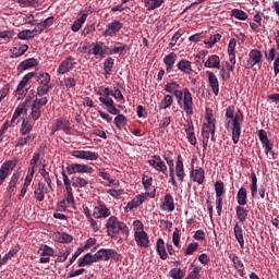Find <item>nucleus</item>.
<instances>
[{"instance_id": "obj_1", "label": "nucleus", "mask_w": 279, "mask_h": 279, "mask_svg": "<svg viewBox=\"0 0 279 279\" xmlns=\"http://www.w3.org/2000/svg\"><path fill=\"white\" fill-rule=\"evenodd\" d=\"M231 119V120H230ZM230 123H232V141L234 145L239 143V138L241 137V123H243V112L241 110L234 114V106H229L226 109V121L225 128L226 130H230Z\"/></svg>"}, {"instance_id": "obj_2", "label": "nucleus", "mask_w": 279, "mask_h": 279, "mask_svg": "<svg viewBox=\"0 0 279 279\" xmlns=\"http://www.w3.org/2000/svg\"><path fill=\"white\" fill-rule=\"evenodd\" d=\"M106 229H107V234L111 239H119V242L123 241V239H128L130 236V228H128V225L125 222L119 220L117 216H111L108 218L106 222Z\"/></svg>"}, {"instance_id": "obj_3", "label": "nucleus", "mask_w": 279, "mask_h": 279, "mask_svg": "<svg viewBox=\"0 0 279 279\" xmlns=\"http://www.w3.org/2000/svg\"><path fill=\"white\" fill-rule=\"evenodd\" d=\"M177 104L181 110H183L186 114V117H191L194 114L193 108V94H191V90L189 88H183L179 97L177 98Z\"/></svg>"}, {"instance_id": "obj_4", "label": "nucleus", "mask_w": 279, "mask_h": 279, "mask_svg": "<svg viewBox=\"0 0 279 279\" xmlns=\"http://www.w3.org/2000/svg\"><path fill=\"white\" fill-rule=\"evenodd\" d=\"M263 66V52L259 49H253L248 52V59L244 64V69H254V66Z\"/></svg>"}, {"instance_id": "obj_5", "label": "nucleus", "mask_w": 279, "mask_h": 279, "mask_svg": "<svg viewBox=\"0 0 279 279\" xmlns=\"http://www.w3.org/2000/svg\"><path fill=\"white\" fill-rule=\"evenodd\" d=\"M29 80H32V74L24 75L20 81L15 90L17 99H23L27 93H29V89L32 88V85H29Z\"/></svg>"}, {"instance_id": "obj_6", "label": "nucleus", "mask_w": 279, "mask_h": 279, "mask_svg": "<svg viewBox=\"0 0 279 279\" xmlns=\"http://www.w3.org/2000/svg\"><path fill=\"white\" fill-rule=\"evenodd\" d=\"M147 162L149 167H153V169H155V171H158V173L168 175L167 163L162 160V158H160L159 155H153Z\"/></svg>"}, {"instance_id": "obj_7", "label": "nucleus", "mask_w": 279, "mask_h": 279, "mask_svg": "<svg viewBox=\"0 0 279 279\" xmlns=\"http://www.w3.org/2000/svg\"><path fill=\"white\" fill-rule=\"evenodd\" d=\"M21 178V172L16 171L12 174L11 180L5 189L4 197L7 199H12L16 195V186L19 184V179Z\"/></svg>"}, {"instance_id": "obj_8", "label": "nucleus", "mask_w": 279, "mask_h": 279, "mask_svg": "<svg viewBox=\"0 0 279 279\" xmlns=\"http://www.w3.org/2000/svg\"><path fill=\"white\" fill-rule=\"evenodd\" d=\"M64 132L65 134H69L71 132V121H69L66 118H58L54 120L53 125L51 126V133L56 134V132Z\"/></svg>"}, {"instance_id": "obj_9", "label": "nucleus", "mask_w": 279, "mask_h": 279, "mask_svg": "<svg viewBox=\"0 0 279 279\" xmlns=\"http://www.w3.org/2000/svg\"><path fill=\"white\" fill-rule=\"evenodd\" d=\"M16 160H7L0 167V186L5 182V179L14 171L16 168Z\"/></svg>"}, {"instance_id": "obj_10", "label": "nucleus", "mask_w": 279, "mask_h": 279, "mask_svg": "<svg viewBox=\"0 0 279 279\" xmlns=\"http://www.w3.org/2000/svg\"><path fill=\"white\" fill-rule=\"evenodd\" d=\"M121 29H123V23L113 20L107 25V28L105 29V32H102V36H105V38H114V36H117V34H119Z\"/></svg>"}, {"instance_id": "obj_11", "label": "nucleus", "mask_w": 279, "mask_h": 279, "mask_svg": "<svg viewBox=\"0 0 279 279\" xmlns=\"http://www.w3.org/2000/svg\"><path fill=\"white\" fill-rule=\"evenodd\" d=\"M69 175H73L75 173H93L95 169L88 165L84 163H71L65 168Z\"/></svg>"}, {"instance_id": "obj_12", "label": "nucleus", "mask_w": 279, "mask_h": 279, "mask_svg": "<svg viewBox=\"0 0 279 279\" xmlns=\"http://www.w3.org/2000/svg\"><path fill=\"white\" fill-rule=\"evenodd\" d=\"M75 64H77L75 62V58L69 56L61 62L57 70V73H59V75H66V73H70V71H73L75 69Z\"/></svg>"}, {"instance_id": "obj_13", "label": "nucleus", "mask_w": 279, "mask_h": 279, "mask_svg": "<svg viewBox=\"0 0 279 279\" xmlns=\"http://www.w3.org/2000/svg\"><path fill=\"white\" fill-rule=\"evenodd\" d=\"M217 128L215 125V120L208 119L207 123L203 124L202 129V138L210 141V134H211V141L215 142V132Z\"/></svg>"}, {"instance_id": "obj_14", "label": "nucleus", "mask_w": 279, "mask_h": 279, "mask_svg": "<svg viewBox=\"0 0 279 279\" xmlns=\"http://www.w3.org/2000/svg\"><path fill=\"white\" fill-rule=\"evenodd\" d=\"M98 205L94 207L93 217L94 219H106L110 217V208L106 206V203L98 201Z\"/></svg>"}, {"instance_id": "obj_15", "label": "nucleus", "mask_w": 279, "mask_h": 279, "mask_svg": "<svg viewBox=\"0 0 279 279\" xmlns=\"http://www.w3.org/2000/svg\"><path fill=\"white\" fill-rule=\"evenodd\" d=\"M71 155L80 160H99V153L93 150H73Z\"/></svg>"}, {"instance_id": "obj_16", "label": "nucleus", "mask_w": 279, "mask_h": 279, "mask_svg": "<svg viewBox=\"0 0 279 279\" xmlns=\"http://www.w3.org/2000/svg\"><path fill=\"white\" fill-rule=\"evenodd\" d=\"M174 173L179 182H184V178H186V172L184 170V158L180 154H178L177 156Z\"/></svg>"}, {"instance_id": "obj_17", "label": "nucleus", "mask_w": 279, "mask_h": 279, "mask_svg": "<svg viewBox=\"0 0 279 279\" xmlns=\"http://www.w3.org/2000/svg\"><path fill=\"white\" fill-rule=\"evenodd\" d=\"M27 75H32V80L33 77H35L37 84H39V86H49L50 82H51V75L47 72H29L27 73Z\"/></svg>"}, {"instance_id": "obj_18", "label": "nucleus", "mask_w": 279, "mask_h": 279, "mask_svg": "<svg viewBox=\"0 0 279 279\" xmlns=\"http://www.w3.org/2000/svg\"><path fill=\"white\" fill-rule=\"evenodd\" d=\"M134 236L138 247H144L145 250L149 247V235H147V232H145V230L135 231Z\"/></svg>"}, {"instance_id": "obj_19", "label": "nucleus", "mask_w": 279, "mask_h": 279, "mask_svg": "<svg viewBox=\"0 0 279 279\" xmlns=\"http://www.w3.org/2000/svg\"><path fill=\"white\" fill-rule=\"evenodd\" d=\"M145 202H147V196L145 194H138L128 203L124 210L125 213H129V210H134V208H138V206L145 204Z\"/></svg>"}, {"instance_id": "obj_20", "label": "nucleus", "mask_w": 279, "mask_h": 279, "mask_svg": "<svg viewBox=\"0 0 279 279\" xmlns=\"http://www.w3.org/2000/svg\"><path fill=\"white\" fill-rule=\"evenodd\" d=\"M177 69L180 73H183V75H193V63L186 59H181L177 63Z\"/></svg>"}, {"instance_id": "obj_21", "label": "nucleus", "mask_w": 279, "mask_h": 279, "mask_svg": "<svg viewBox=\"0 0 279 279\" xmlns=\"http://www.w3.org/2000/svg\"><path fill=\"white\" fill-rule=\"evenodd\" d=\"M183 128L190 145H197V137H195V126L193 125V122H187L186 124H183Z\"/></svg>"}, {"instance_id": "obj_22", "label": "nucleus", "mask_w": 279, "mask_h": 279, "mask_svg": "<svg viewBox=\"0 0 279 279\" xmlns=\"http://www.w3.org/2000/svg\"><path fill=\"white\" fill-rule=\"evenodd\" d=\"M190 178H192L193 182H197V184H204V181L206 180V171H204V168L192 169Z\"/></svg>"}, {"instance_id": "obj_23", "label": "nucleus", "mask_w": 279, "mask_h": 279, "mask_svg": "<svg viewBox=\"0 0 279 279\" xmlns=\"http://www.w3.org/2000/svg\"><path fill=\"white\" fill-rule=\"evenodd\" d=\"M47 191V185L44 182H39L37 185H35L34 196L36 202H45V194Z\"/></svg>"}, {"instance_id": "obj_24", "label": "nucleus", "mask_w": 279, "mask_h": 279, "mask_svg": "<svg viewBox=\"0 0 279 279\" xmlns=\"http://www.w3.org/2000/svg\"><path fill=\"white\" fill-rule=\"evenodd\" d=\"M206 74L208 75V84L214 95L217 97V95H219V78H217V75L210 71H207Z\"/></svg>"}, {"instance_id": "obj_25", "label": "nucleus", "mask_w": 279, "mask_h": 279, "mask_svg": "<svg viewBox=\"0 0 279 279\" xmlns=\"http://www.w3.org/2000/svg\"><path fill=\"white\" fill-rule=\"evenodd\" d=\"M177 61L178 54L175 52H170L163 58V63L166 64L167 73H171V71H173V66H175Z\"/></svg>"}, {"instance_id": "obj_26", "label": "nucleus", "mask_w": 279, "mask_h": 279, "mask_svg": "<svg viewBox=\"0 0 279 279\" xmlns=\"http://www.w3.org/2000/svg\"><path fill=\"white\" fill-rule=\"evenodd\" d=\"M157 254L161 258V260H167L169 258V254L167 253V245H165V240L159 238L156 242Z\"/></svg>"}, {"instance_id": "obj_27", "label": "nucleus", "mask_w": 279, "mask_h": 279, "mask_svg": "<svg viewBox=\"0 0 279 279\" xmlns=\"http://www.w3.org/2000/svg\"><path fill=\"white\" fill-rule=\"evenodd\" d=\"M36 141V134L32 133L31 135H20L15 147H25V145H32Z\"/></svg>"}, {"instance_id": "obj_28", "label": "nucleus", "mask_w": 279, "mask_h": 279, "mask_svg": "<svg viewBox=\"0 0 279 279\" xmlns=\"http://www.w3.org/2000/svg\"><path fill=\"white\" fill-rule=\"evenodd\" d=\"M161 210H167L168 213H173V210H175V203L173 202V196L171 194L168 193L165 195Z\"/></svg>"}, {"instance_id": "obj_29", "label": "nucleus", "mask_w": 279, "mask_h": 279, "mask_svg": "<svg viewBox=\"0 0 279 279\" xmlns=\"http://www.w3.org/2000/svg\"><path fill=\"white\" fill-rule=\"evenodd\" d=\"M204 66L206 69H219L221 66V59L217 54L209 56Z\"/></svg>"}, {"instance_id": "obj_30", "label": "nucleus", "mask_w": 279, "mask_h": 279, "mask_svg": "<svg viewBox=\"0 0 279 279\" xmlns=\"http://www.w3.org/2000/svg\"><path fill=\"white\" fill-rule=\"evenodd\" d=\"M233 232L240 247L243 250V247H245V238H243V228L239 225V222L234 225Z\"/></svg>"}, {"instance_id": "obj_31", "label": "nucleus", "mask_w": 279, "mask_h": 279, "mask_svg": "<svg viewBox=\"0 0 279 279\" xmlns=\"http://www.w3.org/2000/svg\"><path fill=\"white\" fill-rule=\"evenodd\" d=\"M97 95L100 96L99 97L100 104L105 105V104H107L109 101H112V98H110V96L113 97L114 92L110 90V88H108V87H105L102 89V92H97Z\"/></svg>"}, {"instance_id": "obj_32", "label": "nucleus", "mask_w": 279, "mask_h": 279, "mask_svg": "<svg viewBox=\"0 0 279 279\" xmlns=\"http://www.w3.org/2000/svg\"><path fill=\"white\" fill-rule=\"evenodd\" d=\"M34 66H38V60L34 58L26 59L17 65V71H27V69H34Z\"/></svg>"}, {"instance_id": "obj_33", "label": "nucleus", "mask_w": 279, "mask_h": 279, "mask_svg": "<svg viewBox=\"0 0 279 279\" xmlns=\"http://www.w3.org/2000/svg\"><path fill=\"white\" fill-rule=\"evenodd\" d=\"M29 49V46L22 44L20 46H15L10 50L11 58H21L25 52Z\"/></svg>"}, {"instance_id": "obj_34", "label": "nucleus", "mask_w": 279, "mask_h": 279, "mask_svg": "<svg viewBox=\"0 0 279 279\" xmlns=\"http://www.w3.org/2000/svg\"><path fill=\"white\" fill-rule=\"evenodd\" d=\"M165 90L166 93L174 95L175 99L182 94V90H180V84H178V82L168 83L165 86Z\"/></svg>"}, {"instance_id": "obj_35", "label": "nucleus", "mask_w": 279, "mask_h": 279, "mask_svg": "<svg viewBox=\"0 0 279 279\" xmlns=\"http://www.w3.org/2000/svg\"><path fill=\"white\" fill-rule=\"evenodd\" d=\"M235 215L240 223H245V221H247V215H250V210L243 207V205H238L235 207Z\"/></svg>"}, {"instance_id": "obj_36", "label": "nucleus", "mask_w": 279, "mask_h": 279, "mask_svg": "<svg viewBox=\"0 0 279 279\" xmlns=\"http://www.w3.org/2000/svg\"><path fill=\"white\" fill-rule=\"evenodd\" d=\"M53 241L57 243H71L73 241V235L66 232H56L53 234Z\"/></svg>"}, {"instance_id": "obj_37", "label": "nucleus", "mask_w": 279, "mask_h": 279, "mask_svg": "<svg viewBox=\"0 0 279 279\" xmlns=\"http://www.w3.org/2000/svg\"><path fill=\"white\" fill-rule=\"evenodd\" d=\"M236 202L239 206H247V189L240 187L236 194Z\"/></svg>"}, {"instance_id": "obj_38", "label": "nucleus", "mask_w": 279, "mask_h": 279, "mask_svg": "<svg viewBox=\"0 0 279 279\" xmlns=\"http://www.w3.org/2000/svg\"><path fill=\"white\" fill-rule=\"evenodd\" d=\"M71 182H72V186H74V189H85V186H88L90 184V182H88V180H86L82 177H72Z\"/></svg>"}, {"instance_id": "obj_39", "label": "nucleus", "mask_w": 279, "mask_h": 279, "mask_svg": "<svg viewBox=\"0 0 279 279\" xmlns=\"http://www.w3.org/2000/svg\"><path fill=\"white\" fill-rule=\"evenodd\" d=\"M32 130H34V125L29 123V120L23 119L22 125L20 128L21 136L32 135Z\"/></svg>"}, {"instance_id": "obj_40", "label": "nucleus", "mask_w": 279, "mask_h": 279, "mask_svg": "<svg viewBox=\"0 0 279 279\" xmlns=\"http://www.w3.org/2000/svg\"><path fill=\"white\" fill-rule=\"evenodd\" d=\"M88 19L87 13H83L80 19L74 21V23L71 26L72 32H80L82 29V26L84 23H86V20Z\"/></svg>"}, {"instance_id": "obj_41", "label": "nucleus", "mask_w": 279, "mask_h": 279, "mask_svg": "<svg viewBox=\"0 0 279 279\" xmlns=\"http://www.w3.org/2000/svg\"><path fill=\"white\" fill-rule=\"evenodd\" d=\"M191 267L192 271H190L185 279H201L202 276L199 274H202V266L191 264Z\"/></svg>"}, {"instance_id": "obj_42", "label": "nucleus", "mask_w": 279, "mask_h": 279, "mask_svg": "<svg viewBox=\"0 0 279 279\" xmlns=\"http://www.w3.org/2000/svg\"><path fill=\"white\" fill-rule=\"evenodd\" d=\"M130 51V46L126 44L120 46V47H113L111 50H109L110 56H114L119 53V56H125Z\"/></svg>"}, {"instance_id": "obj_43", "label": "nucleus", "mask_w": 279, "mask_h": 279, "mask_svg": "<svg viewBox=\"0 0 279 279\" xmlns=\"http://www.w3.org/2000/svg\"><path fill=\"white\" fill-rule=\"evenodd\" d=\"M171 106H173V96L166 95L159 102V110H167V108H171Z\"/></svg>"}, {"instance_id": "obj_44", "label": "nucleus", "mask_w": 279, "mask_h": 279, "mask_svg": "<svg viewBox=\"0 0 279 279\" xmlns=\"http://www.w3.org/2000/svg\"><path fill=\"white\" fill-rule=\"evenodd\" d=\"M144 3L146 10L151 11L160 8L165 3V0H145Z\"/></svg>"}, {"instance_id": "obj_45", "label": "nucleus", "mask_w": 279, "mask_h": 279, "mask_svg": "<svg viewBox=\"0 0 279 279\" xmlns=\"http://www.w3.org/2000/svg\"><path fill=\"white\" fill-rule=\"evenodd\" d=\"M102 106H105V109L109 112V114H114L117 117H119L121 114V110H119L114 106V100H109L108 102H106Z\"/></svg>"}, {"instance_id": "obj_46", "label": "nucleus", "mask_w": 279, "mask_h": 279, "mask_svg": "<svg viewBox=\"0 0 279 279\" xmlns=\"http://www.w3.org/2000/svg\"><path fill=\"white\" fill-rule=\"evenodd\" d=\"M229 258L232 260L238 271H245V266L243 265V262H241V258L236 254H231Z\"/></svg>"}, {"instance_id": "obj_47", "label": "nucleus", "mask_w": 279, "mask_h": 279, "mask_svg": "<svg viewBox=\"0 0 279 279\" xmlns=\"http://www.w3.org/2000/svg\"><path fill=\"white\" fill-rule=\"evenodd\" d=\"M45 167H47V165H44L43 168L39 169V173L41 178L45 180L50 191H53V186L51 185V177L49 175V171H47Z\"/></svg>"}, {"instance_id": "obj_48", "label": "nucleus", "mask_w": 279, "mask_h": 279, "mask_svg": "<svg viewBox=\"0 0 279 279\" xmlns=\"http://www.w3.org/2000/svg\"><path fill=\"white\" fill-rule=\"evenodd\" d=\"M38 254H40V256H53V254H56V250L47 244H41L39 246Z\"/></svg>"}, {"instance_id": "obj_49", "label": "nucleus", "mask_w": 279, "mask_h": 279, "mask_svg": "<svg viewBox=\"0 0 279 279\" xmlns=\"http://www.w3.org/2000/svg\"><path fill=\"white\" fill-rule=\"evenodd\" d=\"M231 16H233V19H236L238 21H247V13L240 9H233L231 11Z\"/></svg>"}, {"instance_id": "obj_50", "label": "nucleus", "mask_w": 279, "mask_h": 279, "mask_svg": "<svg viewBox=\"0 0 279 279\" xmlns=\"http://www.w3.org/2000/svg\"><path fill=\"white\" fill-rule=\"evenodd\" d=\"M52 88H53V85H39L37 87L36 95L37 97H45V95H49Z\"/></svg>"}, {"instance_id": "obj_51", "label": "nucleus", "mask_w": 279, "mask_h": 279, "mask_svg": "<svg viewBox=\"0 0 279 279\" xmlns=\"http://www.w3.org/2000/svg\"><path fill=\"white\" fill-rule=\"evenodd\" d=\"M112 69H114V59H112V57H108L104 62V71L106 75H110V73H112Z\"/></svg>"}, {"instance_id": "obj_52", "label": "nucleus", "mask_w": 279, "mask_h": 279, "mask_svg": "<svg viewBox=\"0 0 279 279\" xmlns=\"http://www.w3.org/2000/svg\"><path fill=\"white\" fill-rule=\"evenodd\" d=\"M142 184L145 191H151V184H154V178L150 174H143Z\"/></svg>"}, {"instance_id": "obj_53", "label": "nucleus", "mask_w": 279, "mask_h": 279, "mask_svg": "<svg viewBox=\"0 0 279 279\" xmlns=\"http://www.w3.org/2000/svg\"><path fill=\"white\" fill-rule=\"evenodd\" d=\"M215 191H216V197H223L226 195V185L223 184L222 181H217L215 183Z\"/></svg>"}, {"instance_id": "obj_54", "label": "nucleus", "mask_w": 279, "mask_h": 279, "mask_svg": "<svg viewBox=\"0 0 279 279\" xmlns=\"http://www.w3.org/2000/svg\"><path fill=\"white\" fill-rule=\"evenodd\" d=\"M29 117L33 121H38V119H40V117H43V111L40 110L39 107H36L35 105H31Z\"/></svg>"}, {"instance_id": "obj_55", "label": "nucleus", "mask_w": 279, "mask_h": 279, "mask_svg": "<svg viewBox=\"0 0 279 279\" xmlns=\"http://www.w3.org/2000/svg\"><path fill=\"white\" fill-rule=\"evenodd\" d=\"M113 123L118 130H122V125H128V118L124 114H119L114 118Z\"/></svg>"}, {"instance_id": "obj_56", "label": "nucleus", "mask_w": 279, "mask_h": 279, "mask_svg": "<svg viewBox=\"0 0 279 279\" xmlns=\"http://www.w3.org/2000/svg\"><path fill=\"white\" fill-rule=\"evenodd\" d=\"M21 250V246L19 244H16L15 246H13L3 257V263H7L10 260V258H13V256H16V254H19V251Z\"/></svg>"}, {"instance_id": "obj_57", "label": "nucleus", "mask_w": 279, "mask_h": 279, "mask_svg": "<svg viewBox=\"0 0 279 279\" xmlns=\"http://www.w3.org/2000/svg\"><path fill=\"white\" fill-rule=\"evenodd\" d=\"M169 274L170 278L172 279H184V277L186 276L182 268H172Z\"/></svg>"}, {"instance_id": "obj_58", "label": "nucleus", "mask_w": 279, "mask_h": 279, "mask_svg": "<svg viewBox=\"0 0 279 279\" xmlns=\"http://www.w3.org/2000/svg\"><path fill=\"white\" fill-rule=\"evenodd\" d=\"M92 53L93 56H95L96 58H104V49L101 46V41H98L94 45V48L92 49Z\"/></svg>"}, {"instance_id": "obj_59", "label": "nucleus", "mask_w": 279, "mask_h": 279, "mask_svg": "<svg viewBox=\"0 0 279 279\" xmlns=\"http://www.w3.org/2000/svg\"><path fill=\"white\" fill-rule=\"evenodd\" d=\"M65 199H68V204L72 205V208L75 210V198L73 196V187H65Z\"/></svg>"}, {"instance_id": "obj_60", "label": "nucleus", "mask_w": 279, "mask_h": 279, "mask_svg": "<svg viewBox=\"0 0 279 279\" xmlns=\"http://www.w3.org/2000/svg\"><path fill=\"white\" fill-rule=\"evenodd\" d=\"M54 17L49 16L43 23H38L37 27H39L40 32H45L47 27H51L53 25Z\"/></svg>"}, {"instance_id": "obj_61", "label": "nucleus", "mask_w": 279, "mask_h": 279, "mask_svg": "<svg viewBox=\"0 0 279 279\" xmlns=\"http://www.w3.org/2000/svg\"><path fill=\"white\" fill-rule=\"evenodd\" d=\"M49 98H47V96H41V98H35L32 105L36 106V108L41 109L43 106H47Z\"/></svg>"}, {"instance_id": "obj_62", "label": "nucleus", "mask_w": 279, "mask_h": 279, "mask_svg": "<svg viewBox=\"0 0 279 279\" xmlns=\"http://www.w3.org/2000/svg\"><path fill=\"white\" fill-rule=\"evenodd\" d=\"M17 38L20 40H31V38H34V35L32 33V29H24L17 34Z\"/></svg>"}, {"instance_id": "obj_63", "label": "nucleus", "mask_w": 279, "mask_h": 279, "mask_svg": "<svg viewBox=\"0 0 279 279\" xmlns=\"http://www.w3.org/2000/svg\"><path fill=\"white\" fill-rule=\"evenodd\" d=\"M78 267H87L88 265H93L90 260V253L85 254L83 257L77 260Z\"/></svg>"}, {"instance_id": "obj_64", "label": "nucleus", "mask_w": 279, "mask_h": 279, "mask_svg": "<svg viewBox=\"0 0 279 279\" xmlns=\"http://www.w3.org/2000/svg\"><path fill=\"white\" fill-rule=\"evenodd\" d=\"M98 258L100 260H110V248H100L98 252Z\"/></svg>"}]
</instances>
